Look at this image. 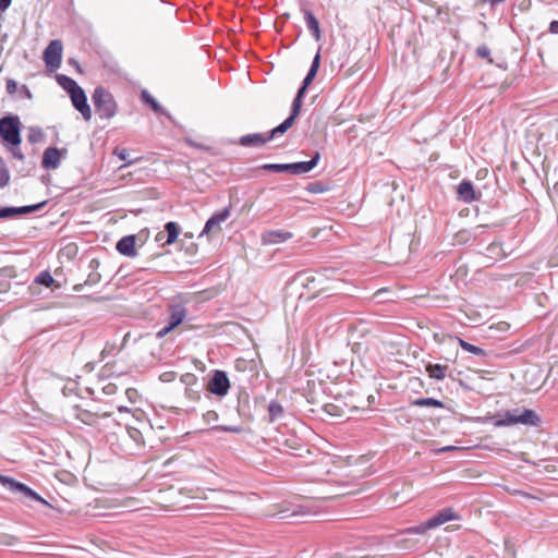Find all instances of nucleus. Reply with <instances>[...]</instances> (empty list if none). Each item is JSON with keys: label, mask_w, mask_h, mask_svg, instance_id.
<instances>
[{"label": "nucleus", "mask_w": 558, "mask_h": 558, "mask_svg": "<svg viewBox=\"0 0 558 558\" xmlns=\"http://www.w3.org/2000/svg\"><path fill=\"white\" fill-rule=\"evenodd\" d=\"M22 90L24 92V95H26V97H28V98L32 97V94H31L29 89L27 88V86L23 85Z\"/></svg>", "instance_id": "nucleus-51"}, {"label": "nucleus", "mask_w": 558, "mask_h": 558, "mask_svg": "<svg viewBox=\"0 0 558 558\" xmlns=\"http://www.w3.org/2000/svg\"><path fill=\"white\" fill-rule=\"evenodd\" d=\"M0 483H2L4 486H8L11 490L20 492L24 496L35 501L47 505V501L43 497H40L35 490L23 483L16 482L15 480L3 475H0Z\"/></svg>", "instance_id": "nucleus-8"}, {"label": "nucleus", "mask_w": 558, "mask_h": 558, "mask_svg": "<svg viewBox=\"0 0 558 558\" xmlns=\"http://www.w3.org/2000/svg\"><path fill=\"white\" fill-rule=\"evenodd\" d=\"M417 545V541L410 537H400L395 542L396 548L400 550H413Z\"/></svg>", "instance_id": "nucleus-32"}, {"label": "nucleus", "mask_w": 558, "mask_h": 558, "mask_svg": "<svg viewBox=\"0 0 558 558\" xmlns=\"http://www.w3.org/2000/svg\"><path fill=\"white\" fill-rule=\"evenodd\" d=\"M102 391L108 396L114 395L117 392V385L109 383L106 386H104Z\"/></svg>", "instance_id": "nucleus-45"}, {"label": "nucleus", "mask_w": 558, "mask_h": 558, "mask_svg": "<svg viewBox=\"0 0 558 558\" xmlns=\"http://www.w3.org/2000/svg\"><path fill=\"white\" fill-rule=\"evenodd\" d=\"M61 153H66V149H58L57 147H48L45 149L41 159V166L47 170H54L60 166Z\"/></svg>", "instance_id": "nucleus-10"}, {"label": "nucleus", "mask_w": 558, "mask_h": 558, "mask_svg": "<svg viewBox=\"0 0 558 558\" xmlns=\"http://www.w3.org/2000/svg\"><path fill=\"white\" fill-rule=\"evenodd\" d=\"M62 41L53 39L49 43L44 51V61L48 69L51 71L57 70L62 61Z\"/></svg>", "instance_id": "nucleus-6"}, {"label": "nucleus", "mask_w": 558, "mask_h": 558, "mask_svg": "<svg viewBox=\"0 0 558 558\" xmlns=\"http://www.w3.org/2000/svg\"><path fill=\"white\" fill-rule=\"evenodd\" d=\"M117 409L119 412H129L130 411L126 407H123V405H119Z\"/></svg>", "instance_id": "nucleus-52"}, {"label": "nucleus", "mask_w": 558, "mask_h": 558, "mask_svg": "<svg viewBox=\"0 0 558 558\" xmlns=\"http://www.w3.org/2000/svg\"><path fill=\"white\" fill-rule=\"evenodd\" d=\"M95 111L101 120L112 119L118 112L113 95L104 86H97L92 95Z\"/></svg>", "instance_id": "nucleus-1"}, {"label": "nucleus", "mask_w": 558, "mask_h": 558, "mask_svg": "<svg viewBox=\"0 0 558 558\" xmlns=\"http://www.w3.org/2000/svg\"><path fill=\"white\" fill-rule=\"evenodd\" d=\"M181 381L184 383L187 386L193 385V384L196 383V376L193 375V374H190V373L184 374L181 377Z\"/></svg>", "instance_id": "nucleus-44"}, {"label": "nucleus", "mask_w": 558, "mask_h": 558, "mask_svg": "<svg viewBox=\"0 0 558 558\" xmlns=\"http://www.w3.org/2000/svg\"><path fill=\"white\" fill-rule=\"evenodd\" d=\"M293 123L294 121L287 118L281 124L274 128L270 132L267 133L268 140L271 141L276 138L278 135L286 133L293 125Z\"/></svg>", "instance_id": "nucleus-23"}, {"label": "nucleus", "mask_w": 558, "mask_h": 558, "mask_svg": "<svg viewBox=\"0 0 558 558\" xmlns=\"http://www.w3.org/2000/svg\"><path fill=\"white\" fill-rule=\"evenodd\" d=\"M458 196H459V199H461L465 203H471V202L475 201V198H476L475 191H474V187H473V184L471 181L463 180L458 185Z\"/></svg>", "instance_id": "nucleus-19"}, {"label": "nucleus", "mask_w": 558, "mask_h": 558, "mask_svg": "<svg viewBox=\"0 0 558 558\" xmlns=\"http://www.w3.org/2000/svg\"><path fill=\"white\" fill-rule=\"evenodd\" d=\"M456 448L453 446H447V447H444L440 449V451H451V450H454Z\"/></svg>", "instance_id": "nucleus-53"}, {"label": "nucleus", "mask_w": 558, "mask_h": 558, "mask_svg": "<svg viewBox=\"0 0 558 558\" xmlns=\"http://www.w3.org/2000/svg\"><path fill=\"white\" fill-rule=\"evenodd\" d=\"M165 230L167 231V234H168L166 243L167 244L174 243L177 241L178 236H179V227H178V225L175 222H173V221H169V222L166 223Z\"/></svg>", "instance_id": "nucleus-30"}, {"label": "nucleus", "mask_w": 558, "mask_h": 558, "mask_svg": "<svg viewBox=\"0 0 558 558\" xmlns=\"http://www.w3.org/2000/svg\"><path fill=\"white\" fill-rule=\"evenodd\" d=\"M448 368V365L433 363H428L425 366V371L428 374V376L437 380H442L447 376Z\"/></svg>", "instance_id": "nucleus-20"}, {"label": "nucleus", "mask_w": 558, "mask_h": 558, "mask_svg": "<svg viewBox=\"0 0 558 558\" xmlns=\"http://www.w3.org/2000/svg\"><path fill=\"white\" fill-rule=\"evenodd\" d=\"M46 204H47V202L45 201V202H41V203H38L35 205L13 207V217L17 216V215H25V214H31V213L37 211V210L41 209Z\"/></svg>", "instance_id": "nucleus-29"}, {"label": "nucleus", "mask_w": 558, "mask_h": 558, "mask_svg": "<svg viewBox=\"0 0 558 558\" xmlns=\"http://www.w3.org/2000/svg\"><path fill=\"white\" fill-rule=\"evenodd\" d=\"M57 81L69 95L81 87L76 81L63 74L58 75Z\"/></svg>", "instance_id": "nucleus-22"}, {"label": "nucleus", "mask_w": 558, "mask_h": 558, "mask_svg": "<svg viewBox=\"0 0 558 558\" xmlns=\"http://www.w3.org/2000/svg\"><path fill=\"white\" fill-rule=\"evenodd\" d=\"M213 429L229 432V433H240V430H241V428L238 426H226V425L213 426Z\"/></svg>", "instance_id": "nucleus-42"}, {"label": "nucleus", "mask_w": 558, "mask_h": 558, "mask_svg": "<svg viewBox=\"0 0 558 558\" xmlns=\"http://www.w3.org/2000/svg\"><path fill=\"white\" fill-rule=\"evenodd\" d=\"M16 148H13L12 149V156L15 158V159H19V160H23L24 159V155L23 153L21 151V149L19 148V146H15Z\"/></svg>", "instance_id": "nucleus-47"}, {"label": "nucleus", "mask_w": 558, "mask_h": 558, "mask_svg": "<svg viewBox=\"0 0 558 558\" xmlns=\"http://www.w3.org/2000/svg\"><path fill=\"white\" fill-rule=\"evenodd\" d=\"M141 99L143 102L149 106L154 112L170 117L169 113L161 107V105L148 93V90H142Z\"/></svg>", "instance_id": "nucleus-21"}, {"label": "nucleus", "mask_w": 558, "mask_h": 558, "mask_svg": "<svg viewBox=\"0 0 558 558\" xmlns=\"http://www.w3.org/2000/svg\"><path fill=\"white\" fill-rule=\"evenodd\" d=\"M168 313L167 325L156 333V337L159 339L163 338L185 319L187 310L183 304H171L168 307Z\"/></svg>", "instance_id": "nucleus-5"}, {"label": "nucleus", "mask_w": 558, "mask_h": 558, "mask_svg": "<svg viewBox=\"0 0 558 558\" xmlns=\"http://www.w3.org/2000/svg\"><path fill=\"white\" fill-rule=\"evenodd\" d=\"M505 0H480V4L488 3L492 7H495L496 4L504 2Z\"/></svg>", "instance_id": "nucleus-49"}, {"label": "nucleus", "mask_w": 558, "mask_h": 558, "mask_svg": "<svg viewBox=\"0 0 558 558\" xmlns=\"http://www.w3.org/2000/svg\"><path fill=\"white\" fill-rule=\"evenodd\" d=\"M319 65H320V48L318 49L317 53L315 54V57H314V59L312 61L311 68L308 70L306 76L304 77L303 84H302V86L300 87L299 90H303L304 93L306 92L307 86L315 78V76L317 74V71L319 69Z\"/></svg>", "instance_id": "nucleus-18"}, {"label": "nucleus", "mask_w": 558, "mask_h": 558, "mask_svg": "<svg viewBox=\"0 0 558 558\" xmlns=\"http://www.w3.org/2000/svg\"><path fill=\"white\" fill-rule=\"evenodd\" d=\"M231 213V207H225L220 211L215 213L205 223V227L203 229L202 233H208L214 228L218 227L221 222L226 221Z\"/></svg>", "instance_id": "nucleus-15"}, {"label": "nucleus", "mask_w": 558, "mask_h": 558, "mask_svg": "<svg viewBox=\"0 0 558 558\" xmlns=\"http://www.w3.org/2000/svg\"><path fill=\"white\" fill-rule=\"evenodd\" d=\"M548 29L551 34H558V21L550 22Z\"/></svg>", "instance_id": "nucleus-48"}, {"label": "nucleus", "mask_w": 558, "mask_h": 558, "mask_svg": "<svg viewBox=\"0 0 558 558\" xmlns=\"http://www.w3.org/2000/svg\"><path fill=\"white\" fill-rule=\"evenodd\" d=\"M113 155L117 156L120 160L125 161L124 166H130V165H132L134 162V160H129L128 159L129 153L123 147H116L113 149Z\"/></svg>", "instance_id": "nucleus-37"}, {"label": "nucleus", "mask_w": 558, "mask_h": 558, "mask_svg": "<svg viewBox=\"0 0 558 558\" xmlns=\"http://www.w3.org/2000/svg\"><path fill=\"white\" fill-rule=\"evenodd\" d=\"M459 345L466 352L472 353L474 355L485 356L486 352L472 343H469L468 341L463 340L462 338H458Z\"/></svg>", "instance_id": "nucleus-31"}, {"label": "nucleus", "mask_w": 558, "mask_h": 558, "mask_svg": "<svg viewBox=\"0 0 558 558\" xmlns=\"http://www.w3.org/2000/svg\"><path fill=\"white\" fill-rule=\"evenodd\" d=\"M268 142H269V140L267 137V133L266 134L252 133V134L243 135L239 138V144L243 147H251V146L260 147Z\"/></svg>", "instance_id": "nucleus-16"}, {"label": "nucleus", "mask_w": 558, "mask_h": 558, "mask_svg": "<svg viewBox=\"0 0 558 558\" xmlns=\"http://www.w3.org/2000/svg\"><path fill=\"white\" fill-rule=\"evenodd\" d=\"M476 54L480 57V58H483V59H488L489 62H493V60L489 58L490 57V49L486 46V45H481L476 48Z\"/></svg>", "instance_id": "nucleus-38"}, {"label": "nucleus", "mask_w": 558, "mask_h": 558, "mask_svg": "<svg viewBox=\"0 0 558 558\" xmlns=\"http://www.w3.org/2000/svg\"><path fill=\"white\" fill-rule=\"evenodd\" d=\"M304 94L305 93L303 90H298V94L292 101L291 113L288 117L292 121H295L296 117L300 114V110L302 107V98H303Z\"/></svg>", "instance_id": "nucleus-26"}, {"label": "nucleus", "mask_w": 558, "mask_h": 558, "mask_svg": "<svg viewBox=\"0 0 558 558\" xmlns=\"http://www.w3.org/2000/svg\"><path fill=\"white\" fill-rule=\"evenodd\" d=\"M35 282L45 287H51L54 279L48 271H43L36 277Z\"/></svg>", "instance_id": "nucleus-35"}, {"label": "nucleus", "mask_w": 558, "mask_h": 558, "mask_svg": "<svg viewBox=\"0 0 558 558\" xmlns=\"http://www.w3.org/2000/svg\"><path fill=\"white\" fill-rule=\"evenodd\" d=\"M21 120L19 116H7L0 119V136L12 146H19L21 137Z\"/></svg>", "instance_id": "nucleus-3"}, {"label": "nucleus", "mask_w": 558, "mask_h": 558, "mask_svg": "<svg viewBox=\"0 0 558 558\" xmlns=\"http://www.w3.org/2000/svg\"><path fill=\"white\" fill-rule=\"evenodd\" d=\"M171 377H172V373H163L160 378L163 381H169L171 379Z\"/></svg>", "instance_id": "nucleus-50"}, {"label": "nucleus", "mask_w": 558, "mask_h": 558, "mask_svg": "<svg viewBox=\"0 0 558 558\" xmlns=\"http://www.w3.org/2000/svg\"><path fill=\"white\" fill-rule=\"evenodd\" d=\"M301 11L304 15V21H305L306 27L311 32L312 36L315 38V40H317V41L320 40L322 32H320L318 20L315 17V15L312 13L311 10L302 7Z\"/></svg>", "instance_id": "nucleus-13"}, {"label": "nucleus", "mask_w": 558, "mask_h": 558, "mask_svg": "<svg viewBox=\"0 0 558 558\" xmlns=\"http://www.w3.org/2000/svg\"><path fill=\"white\" fill-rule=\"evenodd\" d=\"M412 405L414 407H434L442 409L445 405L442 401L434 398H418L412 401Z\"/></svg>", "instance_id": "nucleus-24"}, {"label": "nucleus", "mask_w": 558, "mask_h": 558, "mask_svg": "<svg viewBox=\"0 0 558 558\" xmlns=\"http://www.w3.org/2000/svg\"><path fill=\"white\" fill-rule=\"evenodd\" d=\"M7 93L13 95L17 89V83L13 78H8L5 82Z\"/></svg>", "instance_id": "nucleus-41"}, {"label": "nucleus", "mask_w": 558, "mask_h": 558, "mask_svg": "<svg viewBox=\"0 0 558 558\" xmlns=\"http://www.w3.org/2000/svg\"><path fill=\"white\" fill-rule=\"evenodd\" d=\"M539 423L538 415L533 411L525 409L522 412H520L518 409L512 411H507L504 414V417L498 421L497 425H514V424H522V425H530V426H536Z\"/></svg>", "instance_id": "nucleus-4"}, {"label": "nucleus", "mask_w": 558, "mask_h": 558, "mask_svg": "<svg viewBox=\"0 0 558 558\" xmlns=\"http://www.w3.org/2000/svg\"><path fill=\"white\" fill-rule=\"evenodd\" d=\"M10 173L9 170L0 157V187H4L9 184Z\"/></svg>", "instance_id": "nucleus-36"}, {"label": "nucleus", "mask_w": 558, "mask_h": 558, "mask_svg": "<svg viewBox=\"0 0 558 558\" xmlns=\"http://www.w3.org/2000/svg\"><path fill=\"white\" fill-rule=\"evenodd\" d=\"M73 107L82 114L85 121L92 119V110L87 102V97L82 87L70 94Z\"/></svg>", "instance_id": "nucleus-9"}, {"label": "nucleus", "mask_w": 558, "mask_h": 558, "mask_svg": "<svg viewBox=\"0 0 558 558\" xmlns=\"http://www.w3.org/2000/svg\"><path fill=\"white\" fill-rule=\"evenodd\" d=\"M125 395L130 401L135 402V399L137 396V391L135 389H132V388L126 389Z\"/></svg>", "instance_id": "nucleus-46"}, {"label": "nucleus", "mask_w": 558, "mask_h": 558, "mask_svg": "<svg viewBox=\"0 0 558 558\" xmlns=\"http://www.w3.org/2000/svg\"><path fill=\"white\" fill-rule=\"evenodd\" d=\"M284 447L287 448L286 451L292 456H302L300 451L304 449V447L300 445L299 439L295 437L287 439L284 441Z\"/></svg>", "instance_id": "nucleus-27"}, {"label": "nucleus", "mask_w": 558, "mask_h": 558, "mask_svg": "<svg viewBox=\"0 0 558 558\" xmlns=\"http://www.w3.org/2000/svg\"><path fill=\"white\" fill-rule=\"evenodd\" d=\"M319 158V153H315V155L308 161H299L292 163H265L260 166V169L277 173L288 172L291 174H303L313 170L317 166Z\"/></svg>", "instance_id": "nucleus-2"}, {"label": "nucleus", "mask_w": 558, "mask_h": 558, "mask_svg": "<svg viewBox=\"0 0 558 558\" xmlns=\"http://www.w3.org/2000/svg\"><path fill=\"white\" fill-rule=\"evenodd\" d=\"M319 65H320V48L318 49L317 53L315 54V57H314V59L312 61L311 68L308 70L306 76L304 77L303 84H302V86L300 87L299 90H303L304 93L306 92L307 86L315 78V76L317 74V71L319 69Z\"/></svg>", "instance_id": "nucleus-17"}, {"label": "nucleus", "mask_w": 558, "mask_h": 558, "mask_svg": "<svg viewBox=\"0 0 558 558\" xmlns=\"http://www.w3.org/2000/svg\"><path fill=\"white\" fill-rule=\"evenodd\" d=\"M307 190L311 193H323V192L327 191V189L320 182L311 183L308 185Z\"/></svg>", "instance_id": "nucleus-39"}, {"label": "nucleus", "mask_w": 558, "mask_h": 558, "mask_svg": "<svg viewBox=\"0 0 558 558\" xmlns=\"http://www.w3.org/2000/svg\"><path fill=\"white\" fill-rule=\"evenodd\" d=\"M218 413L216 411L209 410L203 414V418L207 424L216 422L218 420Z\"/></svg>", "instance_id": "nucleus-40"}, {"label": "nucleus", "mask_w": 558, "mask_h": 558, "mask_svg": "<svg viewBox=\"0 0 558 558\" xmlns=\"http://www.w3.org/2000/svg\"><path fill=\"white\" fill-rule=\"evenodd\" d=\"M428 530H432V527L428 526L427 521H425L420 525L411 526L403 530L402 532H400V534H424Z\"/></svg>", "instance_id": "nucleus-34"}, {"label": "nucleus", "mask_w": 558, "mask_h": 558, "mask_svg": "<svg viewBox=\"0 0 558 558\" xmlns=\"http://www.w3.org/2000/svg\"><path fill=\"white\" fill-rule=\"evenodd\" d=\"M76 418L87 425H93L97 422V415L88 410L76 409Z\"/></svg>", "instance_id": "nucleus-25"}, {"label": "nucleus", "mask_w": 558, "mask_h": 558, "mask_svg": "<svg viewBox=\"0 0 558 558\" xmlns=\"http://www.w3.org/2000/svg\"><path fill=\"white\" fill-rule=\"evenodd\" d=\"M460 515L452 508H444L427 520V525L435 529L451 520H459Z\"/></svg>", "instance_id": "nucleus-11"}, {"label": "nucleus", "mask_w": 558, "mask_h": 558, "mask_svg": "<svg viewBox=\"0 0 558 558\" xmlns=\"http://www.w3.org/2000/svg\"><path fill=\"white\" fill-rule=\"evenodd\" d=\"M135 241V235H125L118 241L116 248L120 254L124 256L134 257L136 255Z\"/></svg>", "instance_id": "nucleus-14"}, {"label": "nucleus", "mask_w": 558, "mask_h": 558, "mask_svg": "<svg viewBox=\"0 0 558 558\" xmlns=\"http://www.w3.org/2000/svg\"><path fill=\"white\" fill-rule=\"evenodd\" d=\"M515 494L527 496V494H524V493H522L520 490H517Z\"/></svg>", "instance_id": "nucleus-56"}, {"label": "nucleus", "mask_w": 558, "mask_h": 558, "mask_svg": "<svg viewBox=\"0 0 558 558\" xmlns=\"http://www.w3.org/2000/svg\"><path fill=\"white\" fill-rule=\"evenodd\" d=\"M292 238V233L284 230H268L262 234V242L265 245H274L286 242Z\"/></svg>", "instance_id": "nucleus-12"}, {"label": "nucleus", "mask_w": 558, "mask_h": 558, "mask_svg": "<svg viewBox=\"0 0 558 558\" xmlns=\"http://www.w3.org/2000/svg\"><path fill=\"white\" fill-rule=\"evenodd\" d=\"M44 137H45V135L40 128H37V126L29 128V131L27 134V140L29 143H32V144L39 143L44 140Z\"/></svg>", "instance_id": "nucleus-33"}, {"label": "nucleus", "mask_w": 558, "mask_h": 558, "mask_svg": "<svg viewBox=\"0 0 558 558\" xmlns=\"http://www.w3.org/2000/svg\"><path fill=\"white\" fill-rule=\"evenodd\" d=\"M230 389V381L223 371H215L208 383V390L216 396L225 397Z\"/></svg>", "instance_id": "nucleus-7"}, {"label": "nucleus", "mask_w": 558, "mask_h": 558, "mask_svg": "<svg viewBox=\"0 0 558 558\" xmlns=\"http://www.w3.org/2000/svg\"><path fill=\"white\" fill-rule=\"evenodd\" d=\"M7 9H8V7H4V5L0 2V11H4V10H7Z\"/></svg>", "instance_id": "nucleus-55"}, {"label": "nucleus", "mask_w": 558, "mask_h": 558, "mask_svg": "<svg viewBox=\"0 0 558 558\" xmlns=\"http://www.w3.org/2000/svg\"><path fill=\"white\" fill-rule=\"evenodd\" d=\"M269 420L274 422L282 416L283 408L277 400H271L268 404Z\"/></svg>", "instance_id": "nucleus-28"}, {"label": "nucleus", "mask_w": 558, "mask_h": 558, "mask_svg": "<svg viewBox=\"0 0 558 558\" xmlns=\"http://www.w3.org/2000/svg\"><path fill=\"white\" fill-rule=\"evenodd\" d=\"M0 2L4 5V7H10L12 0H0Z\"/></svg>", "instance_id": "nucleus-54"}, {"label": "nucleus", "mask_w": 558, "mask_h": 558, "mask_svg": "<svg viewBox=\"0 0 558 558\" xmlns=\"http://www.w3.org/2000/svg\"><path fill=\"white\" fill-rule=\"evenodd\" d=\"M13 217V207H0V219Z\"/></svg>", "instance_id": "nucleus-43"}]
</instances>
